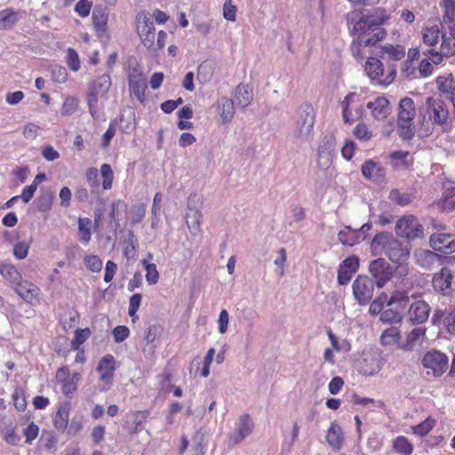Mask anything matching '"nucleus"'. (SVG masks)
Instances as JSON below:
<instances>
[{
	"mask_svg": "<svg viewBox=\"0 0 455 455\" xmlns=\"http://www.w3.org/2000/svg\"><path fill=\"white\" fill-rule=\"evenodd\" d=\"M354 135L355 138L361 140H369L371 138V133L369 132L367 126L365 124L361 123L358 124L355 130H354Z\"/></svg>",
	"mask_w": 455,
	"mask_h": 455,
	"instance_id": "58",
	"label": "nucleus"
},
{
	"mask_svg": "<svg viewBox=\"0 0 455 455\" xmlns=\"http://www.w3.org/2000/svg\"><path fill=\"white\" fill-rule=\"evenodd\" d=\"M28 249L29 243L19 242L13 247V254L18 259H23L28 256Z\"/></svg>",
	"mask_w": 455,
	"mask_h": 455,
	"instance_id": "57",
	"label": "nucleus"
},
{
	"mask_svg": "<svg viewBox=\"0 0 455 455\" xmlns=\"http://www.w3.org/2000/svg\"><path fill=\"white\" fill-rule=\"evenodd\" d=\"M429 243L435 251L452 253L455 251V235L440 233L430 236Z\"/></svg>",
	"mask_w": 455,
	"mask_h": 455,
	"instance_id": "16",
	"label": "nucleus"
},
{
	"mask_svg": "<svg viewBox=\"0 0 455 455\" xmlns=\"http://www.w3.org/2000/svg\"><path fill=\"white\" fill-rule=\"evenodd\" d=\"M146 269V280L149 284H156L159 280V273L156 268V265L154 263H148L147 260L142 261Z\"/></svg>",
	"mask_w": 455,
	"mask_h": 455,
	"instance_id": "50",
	"label": "nucleus"
},
{
	"mask_svg": "<svg viewBox=\"0 0 455 455\" xmlns=\"http://www.w3.org/2000/svg\"><path fill=\"white\" fill-rule=\"evenodd\" d=\"M336 150V139L333 133H326L323 136L318 150L317 163L322 168H327L334 156Z\"/></svg>",
	"mask_w": 455,
	"mask_h": 455,
	"instance_id": "12",
	"label": "nucleus"
},
{
	"mask_svg": "<svg viewBox=\"0 0 455 455\" xmlns=\"http://www.w3.org/2000/svg\"><path fill=\"white\" fill-rule=\"evenodd\" d=\"M41 131V127L34 123H29L27 125H25L23 130V136L27 140H35L38 132Z\"/></svg>",
	"mask_w": 455,
	"mask_h": 455,
	"instance_id": "60",
	"label": "nucleus"
},
{
	"mask_svg": "<svg viewBox=\"0 0 455 455\" xmlns=\"http://www.w3.org/2000/svg\"><path fill=\"white\" fill-rule=\"evenodd\" d=\"M389 198L400 205H407L411 202V196L408 193H400L398 190H392Z\"/></svg>",
	"mask_w": 455,
	"mask_h": 455,
	"instance_id": "53",
	"label": "nucleus"
},
{
	"mask_svg": "<svg viewBox=\"0 0 455 455\" xmlns=\"http://www.w3.org/2000/svg\"><path fill=\"white\" fill-rule=\"evenodd\" d=\"M148 416V411H139L131 414L129 416V420L127 421V424L129 425L127 427L128 431L132 433L142 430L143 424L146 421Z\"/></svg>",
	"mask_w": 455,
	"mask_h": 455,
	"instance_id": "35",
	"label": "nucleus"
},
{
	"mask_svg": "<svg viewBox=\"0 0 455 455\" xmlns=\"http://www.w3.org/2000/svg\"><path fill=\"white\" fill-rule=\"evenodd\" d=\"M434 427V420L427 419L414 427V433L424 436L427 435Z\"/></svg>",
	"mask_w": 455,
	"mask_h": 455,
	"instance_id": "63",
	"label": "nucleus"
},
{
	"mask_svg": "<svg viewBox=\"0 0 455 455\" xmlns=\"http://www.w3.org/2000/svg\"><path fill=\"white\" fill-rule=\"evenodd\" d=\"M448 357L445 354L435 349L426 353L422 358V364L425 368L431 369L434 375L439 377L448 369Z\"/></svg>",
	"mask_w": 455,
	"mask_h": 455,
	"instance_id": "13",
	"label": "nucleus"
},
{
	"mask_svg": "<svg viewBox=\"0 0 455 455\" xmlns=\"http://www.w3.org/2000/svg\"><path fill=\"white\" fill-rule=\"evenodd\" d=\"M453 278L452 270L449 267H443L434 275L432 279L433 287L437 292L448 295L451 291Z\"/></svg>",
	"mask_w": 455,
	"mask_h": 455,
	"instance_id": "17",
	"label": "nucleus"
},
{
	"mask_svg": "<svg viewBox=\"0 0 455 455\" xmlns=\"http://www.w3.org/2000/svg\"><path fill=\"white\" fill-rule=\"evenodd\" d=\"M364 70L371 79L376 80L378 84L384 85L390 84L396 74L395 68L392 67L388 69V74L384 77L383 64L375 57H371L367 60Z\"/></svg>",
	"mask_w": 455,
	"mask_h": 455,
	"instance_id": "10",
	"label": "nucleus"
},
{
	"mask_svg": "<svg viewBox=\"0 0 455 455\" xmlns=\"http://www.w3.org/2000/svg\"><path fill=\"white\" fill-rule=\"evenodd\" d=\"M361 171L363 177L368 180L381 178L385 174L384 168L379 163L371 159L363 163L361 167Z\"/></svg>",
	"mask_w": 455,
	"mask_h": 455,
	"instance_id": "31",
	"label": "nucleus"
},
{
	"mask_svg": "<svg viewBox=\"0 0 455 455\" xmlns=\"http://www.w3.org/2000/svg\"><path fill=\"white\" fill-rule=\"evenodd\" d=\"M216 104L223 123H230L235 115L234 100L228 97H221Z\"/></svg>",
	"mask_w": 455,
	"mask_h": 455,
	"instance_id": "29",
	"label": "nucleus"
},
{
	"mask_svg": "<svg viewBox=\"0 0 455 455\" xmlns=\"http://www.w3.org/2000/svg\"><path fill=\"white\" fill-rule=\"evenodd\" d=\"M91 9L92 3L88 0H79L75 6V11L81 17H87L90 14Z\"/></svg>",
	"mask_w": 455,
	"mask_h": 455,
	"instance_id": "61",
	"label": "nucleus"
},
{
	"mask_svg": "<svg viewBox=\"0 0 455 455\" xmlns=\"http://www.w3.org/2000/svg\"><path fill=\"white\" fill-rule=\"evenodd\" d=\"M111 86V78L108 75H102L98 77L92 86V93L98 95H104L108 92Z\"/></svg>",
	"mask_w": 455,
	"mask_h": 455,
	"instance_id": "40",
	"label": "nucleus"
},
{
	"mask_svg": "<svg viewBox=\"0 0 455 455\" xmlns=\"http://www.w3.org/2000/svg\"><path fill=\"white\" fill-rule=\"evenodd\" d=\"M101 176L103 178L102 186L105 190L110 189L112 187V169L108 164H104L100 169Z\"/></svg>",
	"mask_w": 455,
	"mask_h": 455,
	"instance_id": "54",
	"label": "nucleus"
},
{
	"mask_svg": "<svg viewBox=\"0 0 455 455\" xmlns=\"http://www.w3.org/2000/svg\"><path fill=\"white\" fill-rule=\"evenodd\" d=\"M371 251L374 256L385 254L395 263L403 264L410 256L409 242H401L389 232H379L371 243Z\"/></svg>",
	"mask_w": 455,
	"mask_h": 455,
	"instance_id": "3",
	"label": "nucleus"
},
{
	"mask_svg": "<svg viewBox=\"0 0 455 455\" xmlns=\"http://www.w3.org/2000/svg\"><path fill=\"white\" fill-rule=\"evenodd\" d=\"M369 272L374 279V283L378 288H382L388 281L391 280L394 268L383 258H378L371 261L369 265Z\"/></svg>",
	"mask_w": 455,
	"mask_h": 455,
	"instance_id": "11",
	"label": "nucleus"
},
{
	"mask_svg": "<svg viewBox=\"0 0 455 455\" xmlns=\"http://www.w3.org/2000/svg\"><path fill=\"white\" fill-rule=\"evenodd\" d=\"M395 232L397 235L409 241L423 237L424 228L413 215H406L396 221Z\"/></svg>",
	"mask_w": 455,
	"mask_h": 455,
	"instance_id": "7",
	"label": "nucleus"
},
{
	"mask_svg": "<svg viewBox=\"0 0 455 455\" xmlns=\"http://www.w3.org/2000/svg\"><path fill=\"white\" fill-rule=\"evenodd\" d=\"M229 323V315L226 309H222L220 313L218 319V330L220 333L224 334L228 331V326Z\"/></svg>",
	"mask_w": 455,
	"mask_h": 455,
	"instance_id": "62",
	"label": "nucleus"
},
{
	"mask_svg": "<svg viewBox=\"0 0 455 455\" xmlns=\"http://www.w3.org/2000/svg\"><path fill=\"white\" fill-rule=\"evenodd\" d=\"M77 108V101L73 97H68L65 99L62 108H61V115L62 116H71Z\"/></svg>",
	"mask_w": 455,
	"mask_h": 455,
	"instance_id": "55",
	"label": "nucleus"
},
{
	"mask_svg": "<svg viewBox=\"0 0 455 455\" xmlns=\"http://www.w3.org/2000/svg\"><path fill=\"white\" fill-rule=\"evenodd\" d=\"M444 325L449 333L455 334V305L451 307L447 312L444 317Z\"/></svg>",
	"mask_w": 455,
	"mask_h": 455,
	"instance_id": "56",
	"label": "nucleus"
},
{
	"mask_svg": "<svg viewBox=\"0 0 455 455\" xmlns=\"http://www.w3.org/2000/svg\"><path fill=\"white\" fill-rule=\"evenodd\" d=\"M387 55V58L390 60H400L405 56L404 47L401 45L386 44L381 48V57Z\"/></svg>",
	"mask_w": 455,
	"mask_h": 455,
	"instance_id": "39",
	"label": "nucleus"
},
{
	"mask_svg": "<svg viewBox=\"0 0 455 455\" xmlns=\"http://www.w3.org/2000/svg\"><path fill=\"white\" fill-rule=\"evenodd\" d=\"M366 108L371 110L373 118L378 121L386 119L391 111L388 100L382 96L369 101Z\"/></svg>",
	"mask_w": 455,
	"mask_h": 455,
	"instance_id": "20",
	"label": "nucleus"
},
{
	"mask_svg": "<svg viewBox=\"0 0 455 455\" xmlns=\"http://www.w3.org/2000/svg\"><path fill=\"white\" fill-rule=\"evenodd\" d=\"M441 44L438 48H431L424 51L428 60L434 64H440L443 57H451L455 55V36H447L446 33L443 32Z\"/></svg>",
	"mask_w": 455,
	"mask_h": 455,
	"instance_id": "9",
	"label": "nucleus"
},
{
	"mask_svg": "<svg viewBox=\"0 0 455 455\" xmlns=\"http://www.w3.org/2000/svg\"><path fill=\"white\" fill-rule=\"evenodd\" d=\"M16 285L17 292L26 300L32 299L38 292L37 287L32 283L20 282Z\"/></svg>",
	"mask_w": 455,
	"mask_h": 455,
	"instance_id": "45",
	"label": "nucleus"
},
{
	"mask_svg": "<svg viewBox=\"0 0 455 455\" xmlns=\"http://www.w3.org/2000/svg\"><path fill=\"white\" fill-rule=\"evenodd\" d=\"M438 205L447 211L455 209V188L446 187L442 198L438 202Z\"/></svg>",
	"mask_w": 455,
	"mask_h": 455,
	"instance_id": "42",
	"label": "nucleus"
},
{
	"mask_svg": "<svg viewBox=\"0 0 455 455\" xmlns=\"http://www.w3.org/2000/svg\"><path fill=\"white\" fill-rule=\"evenodd\" d=\"M0 274L12 283L18 284L21 281V275L13 265L2 264L0 266Z\"/></svg>",
	"mask_w": 455,
	"mask_h": 455,
	"instance_id": "41",
	"label": "nucleus"
},
{
	"mask_svg": "<svg viewBox=\"0 0 455 455\" xmlns=\"http://www.w3.org/2000/svg\"><path fill=\"white\" fill-rule=\"evenodd\" d=\"M338 235L339 242L347 246H353L366 238V235H361V232L352 229L350 226H347L344 230L339 231Z\"/></svg>",
	"mask_w": 455,
	"mask_h": 455,
	"instance_id": "28",
	"label": "nucleus"
},
{
	"mask_svg": "<svg viewBox=\"0 0 455 455\" xmlns=\"http://www.w3.org/2000/svg\"><path fill=\"white\" fill-rule=\"evenodd\" d=\"M145 213L146 208L144 204H138L132 205L128 212V219L130 220V224L132 226H135L136 224L140 223L143 220Z\"/></svg>",
	"mask_w": 455,
	"mask_h": 455,
	"instance_id": "46",
	"label": "nucleus"
},
{
	"mask_svg": "<svg viewBox=\"0 0 455 455\" xmlns=\"http://www.w3.org/2000/svg\"><path fill=\"white\" fill-rule=\"evenodd\" d=\"M202 213L196 209H190L189 212H187V226L194 235L200 233V224L202 221Z\"/></svg>",
	"mask_w": 455,
	"mask_h": 455,
	"instance_id": "37",
	"label": "nucleus"
},
{
	"mask_svg": "<svg viewBox=\"0 0 455 455\" xmlns=\"http://www.w3.org/2000/svg\"><path fill=\"white\" fill-rule=\"evenodd\" d=\"M394 449L403 455H411L412 452V445L404 436H398L394 441Z\"/></svg>",
	"mask_w": 455,
	"mask_h": 455,
	"instance_id": "48",
	"label": "nucleus"
},
{
	"mask_svg": "<svg viewBox=\"0 0 455 455\" xmlns=\"http://www.w3.org/2000/svg\"><path fill=\"white\" fill-rule=\"evenodd\" d=\"M56 378L62 382V392L65 395H68L76 389V385L81 379V375L76 372L71 377H68V370L60 368L57 371Z\"/></svg>",
	"mask_w": 455,
	"mask_h": 455,
	"instance_id": "23",
	"label": "nucleus"
},
{
	"mask_svg": "<svg viewBox=\"0 0 455 455\" xmlns=\"http://www.w3.org/2000/svg\"><path fill=\"white\" fill-rule=\"evenodd\" d=\"M67 64L72 71H78L81 68V62L77 52L73 48L67 50Z\"/></svg>",
	"mask_w": 455,
	"mask_h": 455,
	"instance_id": "51",
	"label": "nucleus"
},
{
	"mask_svg": "<svg viewBox=\"0 0 455 455\" xmlns=\"http://www.w3.org/2000/svg\"><path fill=\"white\" fill-rule=\"evenodd\" d=\"M420 297L419 293L413 292L409 294L408 291H395L390 296L387 306H392L394 304H397L402 309L405 308L407 304L409 303L410 299H416Z\"/></svg>",
	"mask_w": 455,
	"mask_h": 455,
	"instance_id": "32",
	"label": "nucleus"
},
{
	"mask_svg": "<svg viewBox=\"0 0 455 455\" xmlns=\"http://www.w3.org/2000/svg\"><path fill=\"white\" fill-rule=\"evenodd\" d=\"M415 257L418 264L426 269L432 268V267L442 259L435 251L423 249L416 251Z\"/></svg>",
	"mask_w": 455,
	"mask_h": 455,
	"instance_id": "27",
	"label": "nucleus"
},
{
	"mask_svg": "<svg viewBox=\"0 0 455 455\" xmlns=\"http://www.w3.org/2000/svg\"><path fill=\"white\" fill-rule=\"evenodd\" d=\"M92 220L88 218H80L78 220V236L82 243H87L91 240Z\"/></svg>",
	"mask_w": 455,
	"mask_h": 455,
	"instance_id": "43",
	"label": "nucleus"
},
{
	"mask_svg": "<svg viewBox=\"0 0 455 455\" xmlns=\"http://www.w3.org/2000/svg\"><path fill=\"white\" fill-rule=\"evenodd\" d=\"M69 409L68 405H62L58 410L54 418V426L60 430L63 431L67 428L68 423Z\"/></svg>",
	"mask_w": 455,
	"mask_h": 455,
	"instance_id": "44",
	"label": "nucleus"
},
{
	"mask_svg": "<svg viewBox=\"0 0 455 455\" xmlns=\"http://www.w3.org/2000/svg\"><path fill=\"white\" fill-rule=\"evenodd\" d=\"M22 12L12 8L0 11V30H9L21 19Z\"/></svg>",
	"mask_w": 455,
	"mask_h": 455,
	"instance_id": "26",
	"label": "nucleus"
},
{
	"mask_svg": "<svg viewBox=\"0 0 455 455\" xmlns=\"http://www.w3.org/2000/svg\"><path fill=\"white\" fill-rule=\"evenodd\" d=\"M108 13L105 9L96 7L92 12L93 26L100 35L104 33L107 28Z\"/></svg>",
	"mask_w": 455,
	"mask_h": 455,
	"instance_id": "38",
	"label": "nucleus"
},
{
	"mask_svg": "<svg viewBox=\"0 0 455 455\" xmlns=\"http://www.w3.org/2000/svg\"><path fill=\"white\" fill-rule=\"evenodd\" d=\"M124 256L128 259H134L136 256V249L138 247V240L132 231L127 232V237L122 243Z\"/></svg>",
	"mask_w": 455,
	"mask_h": 455,
	"instance_id": "34",
	"label": "nucleus"
},
{
	"mask_svg": "<svg viewBox=\"0 0 455 455\" xmlns=\"http://www.w3.org/2000/svg\"><path fill=\"white\" fill-rule=\"evenodd\" d=\"M401 331L396 326H391L386 329L380 336V343L383 346H395L400 345Z\"/></svg>",
	"mask_w": 455,
	"mask_h": 455,
	"instance_id": "36",
	"label": "nucleus"
},
{
	"mask_svg": "<svg viewBox=\"0 0 455 455\" xmlns=\"http://www.w3.org/2000/svg\"><path fill=\"white\" fill-rule=\"evenodd\" d=\"M315 111L311 104L303 103L297 111V119L293 124L291 137L296 143L308 142L312 137L315 124Z\"/></svg>",
	"mask_w": 455,
	"mask_h": 455,
	"instance_id": "4",
	"label": "nucleus"
},
{
	"mask_svg": "<svg viewBox=\"0 0 455 455\" xmlns=\"http://www.w3.org/2000/svg\"><path fill=\"white\" fill-rule=\"evenodd\" d=\"M389 16L381 8L376 9L371 14L352 13L348 22H354L352 34L357 38L350 45V52L356 59H362V48L373 46L386 37L387 32L381 27Z\"/></svg>",
	"mask_w": 455,
	"mask_h": 455,
	"instance_id": "1",
	"label": "nucleus"
},
{
	"mask_svg": "<svg viewBox=\"0 0 455 455\" xmlns=\"http://www.w3.org/2000/svg\"><path fill=\"white\" fill-rule=\"evenodd\" d=\"M419 136L426 138L433 134L435 126L447 131L451 126L450 111L446 103L440 98L428 97L419 109Z\"/></svg>",
	"mask_w": 455,
	"mask_h": 455,
	"instance_id": "2",
	"label": "nucleus"
},
{
	"mask_svg": "<svg viewBox=\"0 0 455 455\" xmlns=\"http://www.w3.org/2000/svg\"><path fill=\"white\" fill-rule=\"evenodd\" d=\"M234 97V102H235L238 107L245 108L252 100V90L248 84H240L235 89Z\"/></svg>",
	"mask_w": 455,
	"mask_h": 455,
	"instance_id": "30",
	"label": "nucleus"
},
{
	"mask_svg": "<svg viewBox=\"0 0 455 455\" xmlns=\"http://www.w3.org/2000/svg\"><path fill=\"white\" fill-rule=\"evenodd\" d=\"M38 432V427L34 422L29 423L23 431V435L26 437V443L29 444L32 443V442L37 437Z\"/></svg>",
	"mask_w": 455,
	"mask_h": 455,
	"instance_id": "59",
	"label": "nucleus"
},
{
	"mask_svg": "<svg viewBox=\"0 0 455 455\" xmlns=\"http://www.w3.org/2000/svg\"><path fill=\"white\" fill-rule=\"evenodd\" d=\"M374 281L367 275H359L353 283V295L361 306H365L372 299L374 293Z\"/></svg>",
	"mask_w": 455,
	"mask_h": 455,
	"instance_id": "8",
	"label": "nucleus"
},
{
	"mask_svg": "<svg viewBox=\"0 0 455 455\" xmlns=\"http://www.w3.org/2000/svg\"><path fill=\"white\" fill-rule=\"evenodd\" d=\"M359 267V259L355 256L347 258L340 264L338 270V282L341 285L347 284L354 273H355Z\"/></svg>",
	"mask_w": 455,
	"mask_h": 455,
	"instance_id": "19",
	"label": "nucleus"
},
{
	"mask_svg": "<svg viewBox=\"0 0 455 455\" xmlns=\"http://www.w3.org/2000/svg\"><path fill=\"white\" fill-rule=\"evenodd\" d=\"M427 329L424 327H416L407 335L405 342L399 345V347L404 351H413L417 346H420L426 339Z\"/></svg>",
	"mask_w": 455,
	"mask_h": 455,
	"instance_id": "21",
	"label": "nucleus"
},
{
	"mask_svg": "<svg viewBox=\"0 0 455 455\" xmlns=\"http://www.w3.org/2000/svg\"><path fill=\"white\" fill-rule=\"evenodd\" d=\"M254 423L249 414H243L239 418L236 433L232 437L235 444L241 443L245 437L251 434Z\"/></svg>",
	"mask_w": 455,
	"mask_h": 455,
	"instance_id": "24",
	"label": "nucleus"
},
{
	"mask_svg": "<svg viewBox=\"0 0 455 455\" xmlns=\"http://www.w3.org/2000/svg\"><path fill=\"white\" fill-rule=\"evenodd\" d=\"M236 7L231 4V0H226L223 6V16L230 21L235 20Z\"/></svg>",
	"mask_w": 455,
	"mask_h": 455,
	"instance_id": "64",
	"label": "nucleus"
},
{
	"mask_svg": "<svg viewBox=\"0 0 455 455\" xmlns=\"http://www.w3.org/2000/svg\"><path fill=\"white\" fill-rule=\"evenodd\" d=\"M416 116V108L412 99L405 97L398 105V129L399 136L403 140H410L414 137L415 127L413 120Z\"/></svg>",
	"mask_w": 455,
	"mask_h": 455,
	"instance_id": "5",
	"label": "nucleus"
},
{
	"mask_svg": "<svg viewBox=\"0 0 455 455\" xmlns=\"http://www.w3.org/2000/svg\"><path fill=\"white\" fill-rule=\"evenodd\" d=\"M443 31L439 25L426 27L422 29V41L424 45L431 48H438Z\"/></svg>",
	"mask_w": 455,
	"mask_h": 455,
	"instance_id": "25",
	"label": "nucleus"
},
{
	"mask_svg": "<svg viewBox=\"0 0 455 455\" xmlns=\"http://www.w3.org/2000/svg\"><path fill=\"white\" fill-rule=\"evenodd\" d=\"M430 310V306L425 300L418 298L410 305L409 318L414 323H423L428 319Z\"/></svg>",
	"mask_w": 455,
	"mask_h": 455,
	"instance_id": "18",
	"label": "nucleus"
},
{
	"mask_svg": "<svg viewBox=\"0 0 455 455\" xmlns=\"http://www.w3.org/2000/svg\"><path fill=\"white\" fill-rule=\"evenodd\" d=\"M328 443L335 450H339L344 437L341 427L335 422L331 424L326 436Z\"/></svg>",
	"mask_w": 455,
	"mask_h": 455,
	"instance_id": "33",
	"label": "nucleus"
},
{
	"mask_svg": "<svg viewBox=\"0 0 455 455\" xmlns=\"http://www.w3.org/2000/svg\"><path fill=\"white\" fill-rule=\"evenodd\" d=\"M379 320L385 323H398L402 321V315L397 309H387L381 312Z\"/></svg>",
	"mask_w": 455,
	"mask_h": 455,
	"instance_id": "49",
	"label": "nucleus"
},
{
	"mask_svg": "<svg viewBox=\"0 0 455 455\" xmlns=\"http://www.w3.org/2000/svg\"><path fill=\"white\" fill-rule=\"evenodd\" d=\"M91 335L89 328L77 329L75 331V337L71 341V349H78Z\"/></svg>",
	"mask_w": 455,
	"mask_h": 455,
	"instance_id": "47",
	"label": "nucleus"
},
{
	"mask_svg": "<svg viewBox=\"0 0 455 455\" xmlns=\"http://www.w3.org/2000/svg\"><path fill=\"white\" fill-rule=\"evenodd\" d=\"M443 9L442 27H446L451 36H455V0H443Z\"/></svg>",
	"mask_w": 455,
	"mask_h": 455,
	"instance_id": "22",
	"label": "nucleus"
},
{
	"mask_svg": "<svg viewBox=\"0 0 455 455\" xmlns=\"http://www.w3.org/2000/svg\"><path fill=\"white\" fill-rule=\"evenodd\" d=\"M136 30L142 44L148 50H154L156 29L148 12L142 11L137 14Z\"/></svg>",
	"mask_w": 455,
	"mask_h": 455,
	"instance_id": "6",
	"label": "nucleus"
},
{
	"mask_svg": "<svg viewBox=\"0 0 455 455\" xmlns=\"http://www.w3.org/2000/svg\"><path fill=\"white\" fill-rule=\"evenodd\" d=\"M99 373V386L100 389H109L114 379V357L111 355L103 356L96 368Z\"/></svg>",
	"mask_w": 455,
	"mask_h": 455,
	"instance_id": "14",
	"label": "nucleus"
},
{
	"mask_svg": "<svg viewBox=\"0 0 455 455\" xmlns=\"http://www.w3.org/2000/svg\"><path fill=\"white\" fill-rule=\"evenodd\" d=\"M128 80L131 94L140 102H143L145 100V91L148 86L146 78L139 67L129 68Z\"/></svg>",
	"mask_w": 455,
	"mask_h": 455,
	"instance_id": "15",
	"label": "nucleus"
},
{
	"mask_svg": "<svg viewBox=\"0 0 455 455\" xmlns=\"http://www.w3.org/2000/svg\"><path fill=\"white\" fill-rule=\"evenodd\" d=\"M142 296L140 293H135L130 298L129 301V315L132 318V322H135V319H138L136 313L141 304Z\"/></svg>",
	"mask_w": 455,
	"mask_h": 455,
	"instance_id": "52",
	"label": "nucleus"
}]
</instances>
